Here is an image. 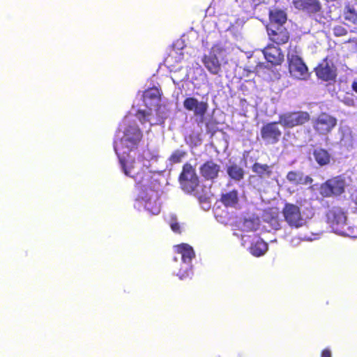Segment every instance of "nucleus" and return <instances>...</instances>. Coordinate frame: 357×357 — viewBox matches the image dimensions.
Segmentation results:
<instances>
[{
	"label": "nucleus",
	"mask_w": 357,
	"mask_h": 357,
	"mask_svg": "<svg viewBox=\"0 0 357 357\" xmlns=\"http://www.w3.org/2000/svg\"><path fill=\"white\" fill-rule=\"evenodd\" d=\"M221 167L213 160L205 161L199 167L201 176L206 181H213L219 176Z\"/></svg>",
	"instance_id": "obj_12"
},
{
	"label": "nucleus",
	"mask_w": 357,
	"mask_h": 357,
	"mask_svg": "<svg viewBox=\"0 0 357 357\" xmlns=\"http://www.w3.org/2000/svg\"><path fill=\"white\" fill-rule=\"evenodd\" d=\"M142 180H139L136 183V187L137 188L138 190L144 191L143 187L144 185H142V181L144 179V176L142 177Z\"/></svg>",
	"instance_id": "obj_37"
},
{
	"label": "nucleus",
	"mask_w": 357,
	"mask_h": 357,
	"mask_svg": "<svg viewBox=\"0 0 357 357\" xmlns=\"http://www.w3.org/2000/svg\"><path fill=\"white\" fill-rule=\"evenodd\" d=\"M344 17L354 24H357V12L353 6H347L344 10Z\"/></svg>",
	"instance_id": "obj_28"
},
{
	"label": "nucleus",
	"mask_w": 357,
	"mask_h": 357,
	"mask_svg": "<svg viewBox=\"0 0 357 357\" xmlns=\"http://www.w3.org/2000/svg\"><path fill=\"white\" fill-rule=\"evenodd\" d=\"M289 71L291 75L299 79H305L308 75V68L301 57L295 53L287 54Z\"/></svg>",
	"instance_id": "obj_8"
},
{
	"label": "nucleus",
	"mask_w": 357,
	"mask_h": 357,
	"mask_svg": "<svg viewBox=\"0 0 357 357\" xmlns=\"http://www.w3.org/2000/svg\"><path fill=\"white\" fill-rule=\"evenodd\" d=\"M317 77L324 82H334L337 78V67L328 56L324 58L314 68Z\"/></svg>",
	"instance_id": "obj_7"
},
{
	"label": "nucleus",
	"mask_w": 357,
	"mask_h": 357,
	"mask_svg": "<svg viewBox=\"0 0 357 357\" xmlns=\"http://www.w3.org/2000/svg\"><path fill=\"white\" fill-rule=\"evenodd\" d=\"M252 171L262 180L270 178L273 174L271 165L257 162L252 165Z\"/></svg>",
	"instance_id": "obj_21"
},
{
	"label": "nucleus",
	"mask_w": 357,
	"mask_h": 357,
	"mask_svg": "<svg viewBox=\"0 0 357 357\" xmlns=\"http://www.w3.org/2000/svg\"><path fill=\"white\" fill-rule=\"evenodd\" d=\"M183 107L188 112H192L195 117L202 122L208 109V103L206 100H199L190 96L187 97L183 102Z\"/></svg>",
	"instance_id": "obj_9"
},
{
	"label": "nucleus",
	"mask_w": 357,
	"mask_h": 357,
	"mask_svg": "<svg viewBox=\"0 0 357 357\" xmlns=\"http://www.w3.org/2000/svg\"><path fill=\"white\" fill-rule=\"evenodd\" d=\"M227 173L229 177L234 181H240L244 178L245 171L243 167L236 163H232L227 166Z\"/></svg>",
	"instance_id": "obj_24"
},
{
	"label": "nucleus",
	"mask_w": 357,
	"mask_h": 357,
	"mask_svg": "<svg viewBox=\"0 0 357 357\" xmlns=\"http://www.w3.org/2000/svg\"><path fill=\"white\" fill-rule=\"evenodd\" d=\"M202 61L211 74L218 75L221 72V63L215 54L209 52L204 55Z\"/></svg>",
	"instance_id": "obj_17"
},
{
	"label": "nucleus",
	"mask_w": 357,
	"mask_h": 357,
	"mask_svg": "<svg viewBox=\"0 0 357 357\" xmlns=\"http://www.w3.org/2000/svg\"><path fill=\"white\" fill-rule=\"evenodd\" d=\"M220 201L227 208H236L239 202L238 190L234 189L222 194Z\"/></svg>",
	"instance_id": "obj_22"
},
{
	"label": "nucleus",
	"mask_w": 357,
	"mask_h": 357,
	"mask_svg": "<svg viewBox=\"0 0 357 357\" xmlns=\"http://www.w3.org/2000/svg\"><path fill=\"white\" fill-rule=\"evenodd\" d=\"M262 52L266 61L273 66L280 65L284 61L281 49L274 45H267Z\"/></svg>",
	"instance_id": "obj_14"
},
{
	"label": "nucleus",
	"mask_w": 357,
	"mask_h": 357,
	"mask_svg": "<svg viewBox=\"0 0 357 357\" xmlns=\"http://www.w3.org/2000/svg\"><path fill=\"white\" fill-rule=\"evenodd\" d=\"M175 250L181 255L182 261L190 264L195 257V251L192 246L187 243H181L175 246Z\"/></svg>",
	"instance_id": "obj_20"
},
{
	"label": "nucleus",
	"mask_w": 357,
	"mask_h": 357,
	"mask_svg": "<svg viewBox=\"0 0 357 357\" xmlns=\"http://www.w3.org/2000/svg\"><path fill=\"white\" fill-rule=\"evenodd\" d=\"M169 225L171 229L176 234H181V227L178 222L177 217L175 215H172L169 218Z\"/></svg>",
	"instance_id": "obj_31"
},
{
	"label": "nucleus",
	"mask_w": 357,
	"mask_h": 357,
	"mask_svg": "<svg viewBox=\"0 0 357 357\" xmlns=\"http://www.w3.org/2000/svg\"><path fill=\"white\" fill-rule=\"evenodd\" d=\"M326 218L328 222L336 231H340L348 225L346 213L340 206H333L329 209L326 213Z\"/></svg>",
	"instance_id": "obj_10"
},
{
	"label": "nucleus",
	"mask_w": 357,
	"mask_h": 357,
	"mask_svg": "<svg viewBox=\"0 0 357 357\" xmlns=\"http://www.w3.org/2000/svg\"><path fill=\"white\" fill-rule=\"evenodd\" d=\"M315 162L320 166L324 167L331 164L332 155L328 150L321 147H317L312 151Z\"/></svg>",
	"instance_id": "obj_19"
},
{
	"label": "nucleus",
	"mask_w": 357,
	"mask_h": 357,
	"mask_svg": "<svg viewBox=\"0 0 357 357\" xmlns=\"http://www.w3.org/2000/svg\"><path fill=\"white\" fill-rule=\"evenodd\" d=\"M348 231L352 237L357 238V218L354 220L352 225H348Z\"/></svg>",
	"instance_id": "obj_34"
},
{
	"label": "nucleus",
	"mask_w": 357,
	"mask_h": 357,
	"mask_svg": "<svg viewBox=\"0 0 357 357\" xmlns=\"http://www.w3.org/2000/svg\"><path fill=\"white\" fill-rule=\"evenodd\" d=\"M161 92L157 87H152L146 89L144 93V98L153 100H160Z\"/></svg>",
	"instance_id": "obj_29"
},
{
	"label": "nucleus",
	"mask_w": 357,
	"mask_h": 357,
	"mask_svg": "<svg viewBox=\"0 0 357 357\" xmlns=\"http://www.w3.org/2000/svg\"><path fill=\"white\" fill-rule=\"evenodd\" d=\"M286 178L294 185H306L313 182V179L310 176H305L299 171H290L287 174Z\"/></svg>",
	"instance_id": "obj_18"
},
{
	"label": "nucleus",
	"mask_w": 357,
	"mask_h": 357,
	"mask_svg": "<svg viewBox=\"0 0 357 357\" xmlns=\"http://www.w3.org/2000/svg\"><path fill=\"white\" fill-rule=\"evenodd\" d=\"M151 115V112H146L145 110L138 109L135 114V116L140 121L142 124H144L149 121V117Z\"/></svg>",
	"instance_id": "obj_32"
},
{
	"label": "nucleus",
	"mask_w": 357,
	"mask_h": 357,
	"mask_svg": "<svg viewBox=\"0 0 357 357\" xmlns=\"http://www.w3.org/2000/svg\"><path fill=\"white\" fill-rule=\"evenodd\" d=\"M269 39L278 45L287 43L289 33L284 26L268 25L266 27Z\"/></svg>",
	"instance_id": "obj_11"
},
{
	"label": "nucleus",
	"mask_w": 357,
	"mask_h": 357,
	"mask_svg": "<svg viewBox=\"0 0 357 357\" xmlns=\"http://www.w3.org/2000/svg\"><path fill=\"white\" fill-rule=\"evenodd\" d=\"M119 162L124 174L137 180L140 174L136 167V162L134 160L129 161L121 158H119Z\"/></svg>",
	"instance_id": "obj_23"
},
{
	"label": "nucleus",
	"mask_w": 357,
	"mask_h": 357,
	"mask_svg": "<svg viewBox=\"0 0 357 357\" xmlns=\"http://www.w3.org/2000/svg\"><path fill=\"white\" fill-rule=\"evenodd\" d=\"M294 7L308 14H316L321 10V3L319 0H293Z\"/></svg>",
	"instance_id": "obj_13"
},
{
	"label": "nucleus",
	"mask_w": 357,
	"mask_h": 357,
	"mask_svg": "<svg viewBox=\"0 0 357 357\" xmlns=\"http://www.w3.org/2000/svg\"><path fill=\"white\" fill-rule=\"evenodd\" d=\"M144 208L151 215H158L160 211V204L151 198L145 200Z\"/></svg>",
	"instance_id": "obj_27"
},
{
	"label": "nucleus",
	"mask_w": 357,
	"mask_h": 357,
	"mask_svg": "<svg viewBox=\"0 0 357 357\" xmlns=\"http://www.w3.org/2000/svg\"><path fill=\"white\" fill-rule=\"evenodd\" d=\"M123 138L126 142L130 143L128 146L133 148L141 141L142 132L137 125H129L125 130Z\"/></svg>",
	"instance_id": "obj_15"
},
{
	"label": "nucleus",
	"mask_w": 357,
	"mask_h": 357,
	"mask_svg": "<svg viewBox=\"0 0 357 357\" xmlns=\"http://www.w3.org/2000/svg\"><path fill=\"white\" fill-rule=\"evenodd\" d=\"M282 214L284 221L291 228L298 229L305 223L301 208L296 204L285 203L282 210Z\"/></svg>",
	"instance_id": "obj_4"
},
{
	"label": "nucleus",
	"mask_w": 357,
	"mask_h": 357,
	"mask_svg": "<svg viewBox=\"0 0 357 357\" xmlns=\"http://www.w3.org/2000/svg\"><path fill=\"white\" fill-rule=\"evenodd\" d=\"M337 123V119L326 112H321L312 119V128L318 135H327L332 132Z\"/></svg>",
	"instance_id": "obj_3"
},
{
	"label": "nucleus",
	"mask_w": 357,
	"mask_h": 357,
	"mask_svg": "<svg viewBox=\"0 0 357 357\" xmlns=\"http://www.w3.org/2000/svg\"><path fill=\"white\" fill-rule=\"evenodd\" d=\"M321 357H331V352L328 349H324L321 351Z\"/></svg>",
	"instance_id": "obj_36"
},
{
	"label": "nucleus",
	"mask_w": 357,
	"mask_h": 357,
	"mask_svg": "<svg viewBox=\"0 0 357 357\" xmlns=\"http://www.w3.org/2000/svg\"><path fill=\"white\" fill-rule=\"evenodd\" d=\"M260 136L266 145L278 144L282 137V130L279 121L263 124L260 129Z\"/></svg>",
	"instance_id": "obj_5"
},
{
	"label": "nucleus",
	"mask_w": 357,
	"mask_h": 357,
	"mask_svg": "<svg viewBox=\"0 0 357 357\" xmlns=\"http://www.w3.org/2000/svg\"><path fill=\"white\" fill-rule=\"evenodd\" d=\"M334 36L337 37L344 36L347 34V30L341 25L335 26L333 29Z\"/></svg>",
	"instance_id": "obj_33"
},
{
	"label": "nucleus",
	"mask_w": 357,
	"mask_h": 357,
	"mask_svg": "<svg viewBox=\"0 0 357 357\" xmlns=\"http://www.w3.org/2000/svg\"><path fill=\"white\" fill-rule=\"evenodd\" d=\"M310 119L309 113L303 111L288 112L281 114L278 116L280 125L286 128L303 126L308 122Z\"/></svg>",
	"instance_id": "obj_6"
},
{
	"label": "nucleus",
	"mask_w": 357,
	"mask_h": 357,
	"mask_svg": "<svg viewBox=\"0 0 357 357\" xmlns=\"http://www.w3.org/2000/svg\"><path fill=\"white\" fill-rule=\"evenodd\" d=\"M178 181L181 189L188 193L196 190L199 185V179L195 167L189 162H185L178 176Z\"/></svg>",
	"instance_id": "obj_2"
},
{
	"label": "nucleus",
	"mask_w": 357,
	"mask_h": 357,
	"mask_svg": "<svg viewBox=\"0 0 357 357\" xmlns=\"http://www.w3.org/2000/svg\"><path fill=\"white\" fill-rule=\"evenodd\" d=\"M347 186L346 177L340 174L327 179L319 188V194L326 198L338 197L344 194Z\"/></svg>",
	"instance_id": "obj_1"
},
{
	"label": "nucleus",
	"mask_w": 357,
	"mask_h": 357,
	"mask_svg": "<svg viewBox=\"0 0 357 357\" xmlns=\"http://www.w3.org/2000/svg\"><path fill=\"white\" fill-rule=\"evenodd\" d=\"M279 210L277 207H268L264 210L262 220L268 223L274 229L280 228V220Z\"/></svg>",
	"instance_id": "obj_16"
},
{
	"label": "nucleus",
	"mask_w": 357,
	"mask_h": 357,
	"mask_svg": "<svg viewBox=\"0 0 357 357\" xmlns=\"http://www.w3.org/2000/svg\"><path fill=\"white\" fill-rule=\"evenodd\" d=\"M190 268H186L184 270H182L181 268L178 271V272L176 273V275L181 279L183 280L185 278H187L189 275V270Z\"/></svg>",
	"instance_id": "obj_35"
},
{
	"label": "nucleus",
	"mask_w": 357,
	"mask_h": 357,
	"mask_svg": "<svg viewBox=\"0 0 357 357\" xmlns=\"http://www.w3.org/2000/svg\"><path fill=\"white\" fill-rule=\"evenodd\" d=\"M270 24L275 26H283L287 20V14L282 10H271L269 13Z\"/></svg>",
	"instance_id": "obj_25"
},
{
	"label": "nucleus",
	"mask_w": 357,
	"mask_h": 357,
	"mask_svg": "<svg viewBox=\"0 0 357 357\" xmlns=\"http://www.w3.org/2000/svg\"><path fill=\"white\" fill-rule=\"evenodd\" d=\"M352 88H353L354 91H355L356 92H357V82H354L352 84Z\"/></svg>",
	"instance_id": "obj_38"
},
{
	"label": "nucleus",
	"mask_w": 357,
	"mask_h": 357,
	"mask_svg": "<svg viewBox=\"0 0 357 357\" xmlns=\"http://www.w3.org/2000/svg\"><path fill=\"white\" fill-rule=\"evenodd\" d=\"M268 250V244L261 238L257 239L250 247V252L255 257H261Z\"/></svg>",
	"instance_id": "obj_26"
},
{
	"label": "nucleus",
	"mask_w": 357,
	"mask_h": 357,
	"mask_svg": "<svg viewBox=\"0 0 357 357\" xmlns=\"http://www.w3.org/2000/svg\"><path fill=\"white\" fill-rule=\"evenodd\" d=\"M186 155L187 153L185 151L176 150L171 154L169 160L172 164L179 163Z\"/></svg>",
	"instance_id": "obj_30"
}]
</instances>
